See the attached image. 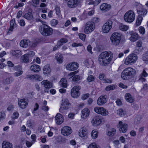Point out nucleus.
I'll use <instances>...</instances> for the list:
<instances>
[{
    "label": "nucleus",
    "instance_id": "7",
    "mask_svg": "<svg viewBox=\"0 0 148 148\" xmlns=\"http://www.w3.org/2000/svg\"><path fill=\"white\" fill-rule=\"evenodd\" d=\"M95 24L94 22H88L86 23L84 26V32L86 34H90L95 30Z\"/></svg>",
    "mask_w": 148,
    "mask_h": 148
},
{
    "label": "nucleus",
    "instance_id": "4",
    "mask_svg": "<svg viewBox=\"0 0 148 148\" xmlns=\"http://www.w3.org/2000/svg\"><path fill=\"white\" fill-rule=\"evenodd\" d=\"M37 21H40L43 24L40 26V33L44 35H50L53 33V30L51 28L45 24L46 22L41 21L38 18L36 20Z\"/></svg>",
    "mask_w": 148,
    "mask_h": 148
},
{
    "label": "nucleus",
    "instance_id": "59",
    "mask_svg": "<svg viewBox=\"0 0 148 148\" xmlns=\"http://www.w3.org/2000/svg\"><path fill=\"white\" fill-rule=\"evenodd\" d=\"M95 79L94 77L92 75H90L87 78V80L89 82L93 81Z\"/></svg>",
    "mask_w": 148,
    "mask_h": 148
},
{
    "label": "nucleus",
    "instance_id": "24",
    "mask_svg": "<svg viewBox=\"0 0 148 148\" xmlns=\"http://www.w3.org/2000/svg\"><path fill=\"white\" fill-rule=\"evenodd\" d=\"M41 85H43L46 89L51 88L53 86V84L47 80H44L41 82Z\"/></svg>",
    "mask_w": 148,
    "mask_h": 148
},
{
    "label": "nucleus",
    "instance_id": "45",
    "mask_svg": "<svg viewBox=\"0 0 148 148\" xmlns=\"http://www.w3.org/2000/svg\"><path fill=\"white\" fill-rule=\"evenodd\" d=\"M82 79V77L80 75H75L72 78V80L73 81H79Z\"/></svg>",
    "mask_w": 148,
    "mask_h": 148
},
{
    "label": "nucleus",
    "instance_id": "18",
    "mask_svg": "<svg viewBox=\"0 0 148 148\" xmlns=\"http://www.w3.org/2000/svg\"><path fill=\"white\" fill-rule=\"evenodd\" d=\"M28 103V100L26 99H19L18 101V105L21 108H25L27 106Z\"/></svg>",
    "mask_w": 148,
    "mask_h": 148
},
{
    "label": "nucleus",
    "instance_id": "21",
    "mask_svg": "<svg viewBox=\"0 0 148 148\" xmlns=\"http://www.w3.org/2000/svg\"><path fill=\"white\" fill-rule=\"evenodd\" d=\"M107 100L106 95L101 96L98 98L97 101V103L99 106H102L106 103Z\"/></svg>",
    "mask_w": 148,
    "mask_h": 148
},
{
    "label": "nucleus",
    "instance_id": "32",
    "mask_svg": "<svg viewBox=\"0 0 148 148\" xmlns=\"http://www.w3.org/2000/svg\"><path fill=\"white\" fill-rule=\"evenodd\" d=\"M2 148H13L12 144L9 142L3 141L2 144Z\"/></svg>",
    "mask_w": 148,
    "mask_h": 148
},
{
    "label": "nucleus",
    "instance_id": "44",
    "mask_svg": "<svg viewBox=\"0 0 148 148\" xmlns=\"http://www.w3.org/2000/svg\"><path fill=\"white\" fill-rule=\"evenodd\" d=\"M67 41L68 40L67 39L65 38H62L58 42V46H61L63 44L67 42Z\"/></svg>",
    "mask_w": 148,
    "mask_h": 148
},
{
    "label": "nucleus",
    "instance_id": "53",
    "mask_svg": "<svg viewBox=\"0 0 148 148\" xmlns=\"http://www.w3.org/2000/svg\"><path fill=\"white\" fill-rule=\"evenodd\" d=\"M39 0H32V5L35 7H37L38 5Z\"/></svg>",
    "mask_w": 148,
    "mask_h": 148
},
{
    "label": "nucleus",
    "instance_id": "11",
    "mask_svg": "<svg viewBox=\"0 0 148 148\" xmlns=\"http://www.w3.org/2000/svg\"><path fill=\"white\" fill-rule=\"evenodd\" d=\"M102 123V118L99 115H97L92 117L91 120V123L94 126H98Z\"/></svg>",
    "mask_w": 148,
    "mask_h": 148
},
{
    "label": "nucleus",
    "instance_id": "38",
    "mask_svg": "<svg viewBox=\"0 0 148 148\" xmlns=\"http://www.w3.org/2000/svg\"><path fill=\"white\" fill-rule=\"evenodd\" d=\"M10 28L9 29V31H12L16 27V24L15 23V21L14 20H12L10 22Z\"/></svg>",
    "mask_w": 148,
    "mask_h": 148
},
{
    "label": "nucleus",
    "instance_id": "15",
    "mask_svg": "<svg viewBox=\"0 0 148 148\" xmlns=\"http://www.w3.org/2000/svg\"><path fill=\"white\" fill-rule=\"evenodd\" d=\"M72 132L71 128L68 126L63 127L61 130V132L62 135L64 136H68Z\"/></svg>",
    "mask_w": 148,
    "mask_h": 148
},
{
    "label": "nucleus",
    "instance_id": "46",
    "mask_svg": "<svg viewBox=\"0 0 148 148\" xmlns=\"http://www.w3.org/2000/svg\"><path fill=\"white\" fill-rule=\"evenodd\" d=\"M77 73V71H75L70 73L67 76V79H69L72 77L73 78L74 76Z\"/></svg>",
    "mask_w": 148,
    "mask_h": 148
},
{
    "label": "nucleus",
    "instance_id": "25",
    "mask_svg": "<svg viewBox=\"0 0 148 148\" xmlns=\"http://www.w3.org/2000/svg\"><path fill=\"white\" fill-rule=\"evenodd\" d=\"M111 7L110 5L104 3L100 5V8L101 11L105 12L109 10L110 9Z\"/></svg>",
    "mask_w": 148,
    "mask_h": 148
},
{
    "label": "nucleus",
    "instance_id": "26",
    "mask_svg": "<svg viewBox=\"0 0 148 148\" xmlns=\"http://www.w3.org/2000/svg\"><path fill=\"white\" fill-rule=\"evenodd\" d=\"M43 74L48 76L49 75L51 72V69L50 66L48 64L45 65L42 69Z\"/></svg>",
    "mask_w": 148,
    "mask_h": 148
},
{
    "label": "nucleus",
    "instance_id": "42",
    "mask_svg": "<svg viewBox=\"0 0 148 148\" xmlns=\"http://www.w3.org/2000/svg\"><path fill=\"white\" fill-rule=\"evenodd\" d=\"M25 18L28 20H32L33 18V16L32 13L29 12L25 14L24 16Z\"/></svg>",
    "mask_w": 148,
    "mask_h": 148
},
{
    "label": "nucleus",
    "instance_id": "57",
    "mask_svg": "<svg viewBox=\"0 0 148 148\" xmlns=\"http://www.w3.org/2000/svg\"><path fill=\"white\" fill-rule=\"evenodd\" d=\"M58 23V21L56 19H53L51 21V25L53 26H55Z\"/></svg>",
    "mask_w": 148,
    "mask_h": 148
},
{
    "label": "nucleus",
    "instance_id": "39",
    "mask_svg": "<svg viewBox=\"0 0 148 148\" xmlns=\"http://www.w3.org/2000/svg\"><path fill=\"white\" fill-rule=\"evenodd\" d=\"M91 136L92 139H95L97 138L98 136V131L96 130H93L91 133Z\"/></svg>",
    "mask_w": 148,
    "mask_h": 148
},
{
    "label": "nucleus",
    "instance_id": "31",
    "mask_svg": "<svg viewBox=\"0 0 148 148\" xmlns=\"http://www.w3.org/2000/svg\"><path fill=\"white\" fill-rule=\"evenodd\" d=\"M55 58L58 63H61L63 61V57L60 53H58L56 54Z\"/></svg>",
    "mask_w": 148,
    "mask_h": 148
},
{
    "label": "nucleus",
    "instance_id": "9",
    "mask_svg": "<svg viewBox=\"0 0 148 148\" xmlns=\"http://www.w3.org/2000/svg\"><path fill=\"white\" fill-rule=\"evenodd\" d=\"M94 110L97 114L103 116H107L109 114L108 110L103 107H96Z\"/></svg>",
    "mask_w": 148,
    "mask_h": 148
},
{
    "label": "nucleus",
    "instance_id": "36",
    "mask_svg": "<svg viewBox=\"0 0 148 148\" xmlns=\"http://www.w3.org/2000/svg\"><path fill=\"white\" fill-rule=\"evenodd\" d=\"M129 28V26L124 25L123 24H120L119 26V29L122 31H127Z\"/></svg>",
    "mask_w": 148,
    "mask_h": 148
},
{
    "label": "nucleus",
    "instance_id": "56",
    "mask_svg": "<svg viewBox=\"0 0 148 148\" xmlns=\"http://www.w3.org/2000/svg\"><path fill=\"white\" fill-rule=\"evenodd\" d=\"M101 1V0H95L94 1H93L90 4H92L94 6H97L100 3Z\"/></svg>",
    "mask_w": 148,
    "mask_h": 148
},
{
    "label": "nucleus",
    "instance_id": "37",
    "mask_svg": "<svg viewBox=\"0 0 148 148\" xmlns=\"http://www.w3.org/2000/svg\"><path fill=\"white\" fill-rule=\"evenodd\" d=\"M143 17L140 15H138L137 17L136 22V25L137 26H138L140 25L142 20Z\"/></svg>",
    "mask_w": 148,
    "mask_h": 148
},
{
    "label": "nucleus",
    "instance_id": "2",
    "mask_svg": "<svg viewBox=\"0 0 148 148\" xmlns=\"http://www.w3.org/2000/svg\"><path fill=\"white\" fill-rule=\"evenodd\" d=\"M112 45L114 46L119 45L121 42L125 40L124 36L121 33L115 32L113 33L110 38Z\"/></svg>",
    "mask_w": 148,
    "mask_h": 148
},
{
    "label": "nucleus",
    "instance_id": "49",
    "mask_svg": "<svg viewBox=\"0 0 148 148\" xmlns=\"http://www.w3.org/2000/svg\"><path fill=\"white\" fill-rule=\"evenodd\" d=\"M88 148H99L95 143H92L90 144L88 146Z\"/></svg>",
    "mask_w": 148,
    "mask_h": 148
},
{
    "label": "nucleus",
    "instance_id": "43",
    "mask_svg": "<svg viewBox=\"0 0 148 148\" xmlns=\"http://www.w3.org/2000/svg\"><path fill=\"white\" fill-rule=\"evenodd\" d=\"M142 59L146 63L148 64V52H146L143 54Z\"/></svg>",
    "mask_w": 148,
    "mask_h": 148
},
{
    "label": "nucleus",
    "instance_id": "50",
    "mask_svg": "<svg viewBox=\"0 0 148 148\" xmlns=\"http://www.w3.org/2000/svg\"><path fill=\"white\" fill-rule=\"evenodd\" d=\"M115 86L111 85L107 86L106 88V90L107 91L110 90H112L115 89Z\"/></svg>",
    "mask_w": 148,
    "mask_h": 148
},
{
    "label": "nucleus",
    "instance_id": "29",
    "mask_svg": "<svg viewBox=\"0 0 148 148\" xmlns=\"http://www.w3.org/2000/svg\"><path fill=\"white\" fill-rule=\"evenodd\" d=\"M125 98L127 101L130 103L133 102L134 101V97L129 93H127L125 94Z\"/></svg>",
    "mask_w": 148,
    "mask_h": 148
},
{
    "label": "nucleus",
    "instance_id": "16",
    "mask_svg": "<svg viewBox=\"0 0 148 148\" xmlns=\"http://www.w3.org/2000/svg\"><path fill=\"white\" fill-rule=\"evenodd\" d=\"M90 110L88 108H85L81 111V119L83 120L86 119L90 114Z\"/></svg>",
    "mask_w": 148,
    "mask_h": 148
},
{
    "label": "nucleus",
    "instance_id": "41",
    "mask_svg": "<svg viewBox=\"0 0 148 148\" xmlns=\"http://www.w3.org/2000/svg\"><path fill=\"white\" fill-rule=\"evenodd\" d=\"M29 58L28 54H25L21 57V60L23 62H28L29 61Z\"/></svg>",
    "mask_w": 148,
    "mask_h": 148
},
{
    "label": "nucleus",
    "instance_id": "64",
    "mask_svg": "<svg viewBox=\"0 0 148 148\" xmlns=\"http://www.w3.org/2000/svg\"><path fill=\"white\" fill-rule=\"evenodd\" d=\"M142 42L141 41L139 40L136 42V47H137L140 48L142 47Z\"/></svg>",
    "mask_w": 148,
    "mask_h": 148
},
{
    "label": "nucleus",
    "instance_id": "62",
    "mask_svg": "<svg viewBox=\"0 0 148 148\" xmlns=\"http://www.w3.org/2000/svg\"><path fill=\"white\" fill-rule=\"evenodd\" d=\"M39 108V105L38 104L36 103L35 104V106L34 107V110L33 111V113L34 114V115H35V111L38 109Z\"/></svg>",
    "mask_w": 148,
    "mask_h": 148
},
{
    "label": "nucleus",
    "instance_id": "58",
    "mask_svg": "<svg viewBox=\"0 0 148 148\" xmlns=\"http://www.w3.org/2000/svg\"><path fill=\"white\" fill-rule=\"evenodd\" d=\"M75 115V114L74 113L70 112L68 114V117L69 119L72 120L74 119Z\"/></svg>",
    "mask_w": 148,
    "mask_h": 148
},
{
    "label": "nucleus",
    "instance_id": "12",
    "mask_svg": "<svg viewBox=\"0 0 148 148\" xmlns=\"http://www.w3.org/2000/svg\"><path fill=\"white\" fill-rule=\"evenodd\" d=\"M79 136L82 138L86 139L88 138V130L86 128H82L78 132Z\"/></svg>",
    "mask_w": 148,
    "mask_h": 148
},
{
    "label": "nucleus",
    "instance_id": "1",
    "mask_svg": "<svg viewBox=\"0 0 148 148\" xmlns=\"http://www.w3.org/2000/svg\"><path fill=\"white\" fill-rule=\"evenodd\" d=\"M113 58V54L110 51H106L102 53L99 56L98 61L102 66H106L111 62Z\"/></svg>",
    "mask_w": 148,
    "mask_h": 148
},
{
    "label": "nucleus",
    "instance_id": "47",
    "mask_svg": "<svg viewBox=\"0 0 148 148\" xmlns=\"http://www.w3.org/2000/svg\"><path fill=\"white\" fill-rule=\"evenodd\" d=\"M138 30L139 33L142 35L144 34L145 33V29L143 26H140L138 28Z\"/></svg>",
    "mask_w": 148,
    "mask_h": 148
},
{
    "label": "nucleus",
    "instance_id": "3",
    "mask_svg": "<svg viewBox=\"0 0 148 148\" xmlns=\"http://www.w3.org/2000/svg\"><path fill=\"white\" fill-rule=\"evenodd\" d=\"M135 70L133 68L129 67L125 68L121 74V77L123 80L127 79L129 77L134 76L136 74Z\"/></svg>",
    "mask_w": 148,
    "mask_h": 148
},
{
    "label": "nucleus",
    "instance_id": "63",
    "mask_svg": "<svg viewBox=\"0 0 148 148\" xmlns=\"http://www.w3.org/2000/svg\"><path fill=\"white\" fill-rule=\"evenodd\" d=\"M83 45L81 43H73L72 45V46L73 47H77L78 46H82Z\"/></svg>",
    "mask_w": 148,
    "mask_h": 148
},
{
    "label": "nucleus",
    "instance_id": "10",
    "mask_svg": "<svg viewBox=\"0 0 148 148\" xmlns=\"http://www.w3.org/2000/svg\"><path fill=\"white\" fill-rule=\"evenodd\" d=\"M81 87L79 86H75L71 89V95L74 98H77L80 95L79 90L81 89Z\"/></svg>",
    "mask_w": 148,
    "mask_h": 148
},
{
    "label": "nucleus",
    "instance_id": "17",
    "mask_svg": "<svg viewBox=\"0 0 148 148\" xmlns=\"http://www.w3.org/2000/svg\"><path fill=\"white\" fill-rule=\"evenodd\" d=\"M56 123L58 125H60L62 124L64 121L63 116L61 114L59 113H57L55 117Z\"/></svg>",
    "mask_w": 148,
    "mask_h": 148
},
{
    "label": "nucleus",
    "instance_id": "6",
    "mask_svg": "<svg viewBox=\"0 0 148 148\" xmlns=\"http://www.w3.org/2000/svg\"><path fill=\"white\" fill-rule=\"evenodd\" d=\"M138 59V57L136 54H131L125 58L124 63L126 65H132L136 62Z\"/></svg>",
    "mask_w": 148,
    "mask_h": 148
},
{
    "label": "nucleus",
    "instance_id": "61",
    "mask_svg": "<svg viewBox=\"0 0 148 148\" xmlns=\"http://www.w3.org/2000/svg\"><path fill=\"white\" fill-rule=\"evenodd\" d=\"M5 117V114L4 112H0V121L4 119Z\"/></svg>",
    "mask_w": 148,
    "mask_h": 148
},
{
    "label": "nucleus",
    "instance_id": "52",
    "mask_svg": "<svg viewBox=\"0 0 148 148\" xmlns=\"http://www.w3.org/2000/svg\"><path fill=\"white\" fill-rule=\"evenodd\" d=\"M55 10L56 14L58 16H60V7L57 6H56Z\"/></svg>",
    "mask_w": 148,
    "mask_h": 148
},
{
    "label": "nucleus",
    "instance_id": "5",
    "mask_svg": "<svg viewBox=\"0 0 148 148\" xmlns=\"http://www.w3.org/2000/svg\"><path fill=\"white\" fill-rule=\"evenodd\" d=\"M135 18V14L134 12L132 10L127 11L123 16L124 21L126 23H131L133 22Z\"/></svg>",
    "mask_w": 148,
    "mask_h": 148
},
{
    "label": "nucleus",
    "instance_id": "30",
    "mask_svg": "<svg viewBox=\"0 0 148 148\" xmlns=\"http://www.w3.org/2000/svg\"><path fill=\"white\" fill-rule=\"evenodd\" d=\"M84 64L88 68L92 67L94 64V62L91 58H89L84 61Z\"/></svg>",
    "mask_w": 148,
    "mask_h": 148
},
{
    "label": "nucleus",
    "instance_id": "35",
    "mask_svg": "<svg viewBox=\"0 0 148 148\" xmlns=\"http://www.w3.org/2000/svg\"><path fill=\"white\" fill-rule=\"evenodd\" d=\"M138 34L136 33H133L131 35V36L130 38V40L132 42L136 41L138 38Z\"/></svg>",
    "mask_w": 148,
    "mask_h": 148
},
{
    "label": "nucleus",
    "instance_id": "51",
    "mask_svg": "<svg viewBox=\"0 0 148 148\" xmlns=\"http://www.w3.org/2000/svg\"><path fill=\"white\" fill-rule=\"evenodd\" d=\"M147 12L146 9H144L142 10H140L138 11V14H140V15L144 16L147 13Z\"/></svg>",
    "mask_w": 148,
    "mask_h": 148
},
{
    "label": "nucleus",
    "instance_id": "33",
    "mask_svg": "<svg viewBox=\"0 0 148 148\" xmlns=\"http://www.w3.org/2000/svg\"><path fill=\"white\" fill-rule=\"evenodd\" d=\"M60 85L62 87L66 88L68 85L66 79L64 78H62L60 82Z\"/></svg>",
    "mask_w": 148,
    "mask_h": 148
},
{
    "label": "nucleus",
    "instance_id": "40",
    "mask_svg": "<svg viewBox=\"0 0 148 148\" xmlns=\"http://www.w3.org/2000/svg\"><path fill=\"white\" fill-rule=\"evenodd\" d=\"M12 54L16 57L20 56L22 54V52L19 50L13 51L12 52Z\"/></svg>",
    "mask_w": 148,
    "mask_h": 148
},
{
    "label": "nucleus",
    "instance_id": "20",
    "mask_svg": "<svg viewBox=\"0 0 148 148\" xmlns=\"http://www.w3.org/2000/svg\"><path fill=\"white\" fill-rule=\"evenodd\" d=\"M80 2V0H69L68 2L67 5L69 8H74L77 6Z\"/></svg>",
    "mask_w": 148,
    "mask_h": 148
},
{
    "label": "nucleus",
    "instance_id": "28",
    "mask_svg": "<svg viewBox=\"0 0 148 148\" xmlns=\"http://www.w3.org/2000/svg\"><path fill=\"white\" fill-rule=\"evenodd\" d=\"M30 70L35 72L38 73L41 71V68L40 66L37 64H33L30 67Z\"/></svg>",
    "mask_w": 148,
    "mask_h": 148
},
{
    "label": "nucleus",
    "instance_id": "23",
    "mask_svg": "<svg viewBox=\"0 0 148 148\" xmlns=\"http://www.w3.org/2000/svg\"><path fill=\"white\" fill-rule=\"evenodd\" d=\"M116 114L120 117H127L128 115L126 111L124 110L120 109L117 110L115 112Z\"/></svg>",
    "mask_w": 148,
    "mask_h": 148
},
{
    "label": "nucleus",
    "instance_id": "13",
    "mask_svg": "<svg viewBox=\"0 0 148 148\" xmlns=\"http://www.w3.org/2000/svg\"><path fill=\"white\" fill-rule=\"evenodd\" d=\"M70 104L69 103V100L67 99L62 100L61 106L60 109V112L61 113H63V110L68 109L70 106Z\"/></svg>",
    "mask_w": 148,
    "mask_h": 148
},
{
    "label": "nucleus",
    "instance_id": "22",
    "mask_svg": "<svg viewBox=\"0 0 148 148\" xmlns=\"http://www.w3.org/2000/svg\"><path fill=\"white\" fill-rule=\"evenodd\" d=\"M31 43L29 40L24 39L21 41L19 45L22 47L26 48L30 46Z\"/></svg>",
    "mask_w": 148,
    "mask_h": 148
},
{
    "label": "nucleus",
    "instance_id": "19",
    "mask_svg": "<svg viewBox=\"0 0 148 148\" xmlns=\"http://www.w3.org/2000/svg\"><path fill=\"white\" fill-rule=\"evenodd\" d=\"M119 125L120 132L123 133H126L127 129V125L126 123H123L121 121H120L119 122Z\"/></svg>",
    "mask_w": 148,
    "mask_h": 148
},
{
    "label": "nucleus",
    "instance_id": "14",
    "mask_svg": "<svg viewBox=\"0 0 148 148\" xmlns=\"http://www.w3.org/2000/svg\"><path fill=\"white\" fill-rule=\"evenodd\" d=\"M79 67L78 63L76 62H73L67 64L66 66V69L70 71L76 70Z\"/></svg>",
    "mask_w": 148,
    "mask_h": 148
},
{
    "label": "nucleus",
    "instance_id": "34",
    "mask_svg": "<svg viewBox=\"0 0 148 148\" xmlns=\"http://www.w3.org/2000/svg\"><path fill=\"white\" fill-rule=\"evenodd\" d=\"M116 130L114 128H112L109 130L107 133V135L112 137L115 134Z\"/></svg>",
    "mask_w": 148,
    "mask_h": 148
},
{
    "label": "nucleus",
    "instance_id": "55",
    "mask_svg": "<svg viewBox=\"0 0 148 148\" xmlns=\"http://www.w3.org/2000/svg\"><path fill=\"white\" fill-rule=\"evenodd\" d=\"M12 79L11 78L8 77L5 79L3 82L5 84H10L12 81Z\"/></svg>",
    "mask_w": 148,
    "mask_h": 148
},
{
    "label": "nucleus",
    "instance_id": "27",
    "mask_svg": "<svg viewBox=\"0 0 148 148\" xmlns=\"http://www.w3.org/2000/svg\"><path fill=\"white\" fill-rule=\"evenodd\" d=\"M27 77L30 79L37 80L39 81H41L43 79L42 77L38 74L29 75H28Z\"/></svg>",
    "mask_w": 148,
    "mask_h": 148
},
{
    "label": "nucleus",
    "instance_id": "48",
    "mask_svg": "<svg viewBox=\"0 0 148 148\" xmlns=\"http://www.w3.org/2000/svg\"><path fill=\"white\" fill-rule=\"evenodd\" d=\"M78 36L81 40L84 41H85L86 37V35L85 34L79 33Z\"/></svg>",
    "mask_w": 148,
    "mask_h": 148
},
{
    "label": "nucleus",
    "instance_id": "8",
    "mask_svg": "<svg viewBox=\"0 0 148 148\" xmlns=\"http://www.w3.org/2000/svg\"><path fill=\"white\" fill-rule=\"evenodd\" d=\"M112 21L110 20L104 23L102 28L103 33L106 34L109 32L112 28Z\"/></svg>",
    "mask_w": 148,
    "mask_h": 148
},
{
    "label": "nucleus",
    "instance_id": "54",
    "mask_svg": "<svg viewBox=\"0 0 148 148\" xmlns=\"http://www.w3.org/2000/svg\"><path fill=\"white\" fill-rule=\"evenodd\" d=\"M19 114L17 112H14L11 116V118L13 119H16L18 118L19 116Z\"/></svg>",
    "mask_w": 148,
    "mask_h": 148
},
{
    "label": "nucleus",
    "instance_id": "60",
    "mask_svg": "<svg viewBox=\"0 0 148 148\" xmlns=\"http://www.w3.org/2000/svg\"><path fill=\"white\" fill-rule=\"evenodd\" d=\"M119 86L120 88L123 89H126L127 87V86L124 85L122 83H120L119 84Z\"/></svg>",
    "mask_w": 148,
    "mask_h": 148
}]
</instances>
